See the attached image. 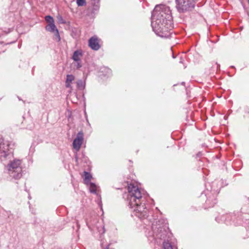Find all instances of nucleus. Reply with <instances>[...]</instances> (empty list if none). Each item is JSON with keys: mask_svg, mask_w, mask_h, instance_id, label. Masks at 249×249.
Segmentation results:
<instances>
[{"mask_svg": "<svg viewBox=\"0 0 249 249\" xmlns=\"http://www.w3.org/2000/svg\"><path fill=\"white\" fill-rule=\"evenodd\" d=\"M147 196L144 191L138 186L132 184L128 185L127 201L129 207L133 210V214L143 220L145 225L151 223L153 236L157 243H160L158 240H163L164 249H177L176 246L169 240L171 233L164 220L155 219L153 215L148 214V210L145 206Z\"/></svg>", "mask_w": 249, "mask_h": 249, "instance_id": "1", "label": "nucleus"}, {"mask_svg": "<svg viewBox=\"0 0 249 249\" xmlns=\"http://www.w3.org/2000/svg\"><path fill=\"white\" fill-rule=\"evenodd\" d=\"M151 26L154 32L160 36L173 28L172 17L168 6L159 5L155 6L151 17Z\"/></svg>", "mask_w": 249, "mask_h": 249, "instance_id": "2", "label": "nucleus"}, {"mask_svg": "<svg viewBox=\"0 0 249 249\" xmlns=\"http://www.w3.org/2000/svg\"><path fill=\"white\" fill-rule=\"evenodd\" d=\"M21 160L15 159L10 160L5 167L8 175L12 178L18 179L22 176Z\"/></svg>", "mask_w": 249, "mask_h": 249, "instance_id": "3", "label": "nucleus"}, {"mask_svg": "<svg viewBox=\"0 0 249 249\" xmlns=\"http://www.w3.org/2000/svg\"><path fill=\"white\" fill-rule=\"evenodd\" d=\"M176 7L179 13L190 11L195 7L194 0H176Z\"/></svg>", "mask_w": 249, "mask_h": 249, "instance_id": "4", "label": "nucleus"}, {"mask_svg": "<svg viewBox=\"0 0 249 249\" xmlns=\"http://www.w3.org/2000/svg\"><path fill=\"white\" fill-rule=\"evenodd\" d=\"M13 157V154L9 149V143L3 140H0V158L10 159Z\"/></svg>", "mask_w": 249, "mask_h": 249, "instance_id": "5", "label": "nucleus"}, {"mask_svg": "<svg viewBox=\"0 0 249 249\" xmlns=\"http://www.w3.org/2000/svg\"><path fill=\"white\" fill-rule=\"evenodd\" d=\"M83 141L84 134L82 131H80L77 133L72 142L73 148L76 152L80 150Z\"/></svg>", "mask_w": 249, "mask_h": 249, "instance_id": "6", "label": "nucleus"}, {"mask_svg": "<svg viewBox=\"0 0 249 249\" xmlns=\"http://www.w3.org/2000/svg\"><path fill=\"white\" fill-rule=\"evenodd\" d=\"M45 29L47 31L54 33V36L57 37L58 41H59L60 40L58 30L56 28L54 23H52L51 24H48L46 25Z\"/></svg>", "mask_w": 249, "mask_h": 249, "instance_id": "7", "label": "nucleus"}, {"mask_svg": "<svg viewBox=\"0 0 249 249\" xmlns=\"http://www.w3.org/2000/svg\"><path fill=\"white\" fill-rule=\"evenodd\" d=\"M89 46L93 50L97 51L99 49L100 46L96 37H91L89 40Z\"/></svg>", "mask_w": 249, "mask_h": 249, "instance_id": "8", "label": "nucleus"}, {"mask_svg": "<svg viewBox=\"0 0 249 249\" xmlns=\"http://www.w3.org/2000/svg\"><path fill=\"white\" fill-rule=\"evenodd\" d=\"M83 56V52L81 50H78L74 52L72 59L74 61H81Z\"/></svg>", "mask_w": 249, "mask_h": 249, "instance_id": "9", "label": "nucleus"}, {"mask_svg": "<svg viewBox=\"0 0 249 249\" xmlns=\"http://www.w3.org/2000/svg\"><path fill=\"white\" fill-rule=\"evenodd\" d=\"M75 77L72 74H68L66 76L65 86L66 88L72 89L71 83L74 80Z\"/></svg>", "mask_w": 249, "mask_h": 249, "instance_id": "10", "label": "nucleus"}, {"mask_svg": "<svg viewBox=\"0 0 249 249\" xmlns=\"http://www.w3.org/2000/svg\"><path fill=\"white\" fill-rule=\"evenodd\" d=\"M100 72L104 76H109L111 74V70L108 68L104 67L100 69Z\"/></svg>", "mask_w": 249, "mask_h": 249, "instance_id": "11", "label": "nucleus"}, {"mask_svg": "<svg viewBox=\"0 0 249 249\" xmlns=\"http://www.w3.org/2000/svg\"><path fill=\"white\" fill-rule=\"evenodd\" d=\"M91 178L92 177L89 173L86 171L84 172V181L86 184L88 185L90 183Z\"/></svg>", "mask_w": 249, "mask_h": 249, "instance_id": "12", "label": "nucleus"}, {"mask_svg": "<svg viewBox=\"0 0 249 249\" xmlns=\"http://www.w3.org/2000/svg\"><path fill=\"white\" fill-rule=\"evenodd\" d=\"M77 88L80 89L82 90L85 88V82L82 80H78L76 81Z\"/></svg>", "mask_w": 249, "mask_h": 249, "instance_id": "13", "label": "nucleus"}, {"mask_svg": "<svg viewBox=\"0 0 249 249\" xmlns=\"http://www.w3.org/2000/svg\"><path fill=\"white\" fill-rule=\"evenodd\" d=\"M89 184V189L90 192L93 194H96L97 186L94 183L92 182H90Z\"/></svg>", "mask_w": 249, "mask_h": 249, "instance_id": "14", "label": "nucleus"}, {"mask_svg": "<svg viewBox=\"0 0 249 249\" xmlns=\"http://www.w3.org/2000/svg\"><path fill=\"white\" fill-rule=\"evenodd\" d=\"M45 20L47 21L48 24H51L52 23H54L53 18L50 16H46Z\"/></svg>", "mask_w": 249, "mask_h": 249, "instance_id": "15", "label": "nucleus"}, {"mask_svg": "<svg viewBox=\"0 0 249 249\" xmlns=\"http://www.w3.org/2000/svg\"><path fill=\"white\" fill-rule=\"evenodd\" d=\"M76 3L78 6H83L86 4V0H76Z\"/></svg>", "mask_w": 249, "mask_h": 249, "instance_id": "16", "label": "nucleus"}, {"mask_svg": "<svg viewBox=\"0 0 249 249\" xmlns=\"http://www.w3.org/2000/svg\"><path fill=\"white\" fill-rule=\"evenodd\" d=\"M74 62H75V63H74V65L77 69H79L82 67V65L81 61H74Z\"/></svg>", "mask_w": 249, "mask_h": 249, "instance_id": "17", "label": "nucleus"}, {"mask_svg": "<svg viewBox=\"0 0 249 249\" xmlns=\"http://www.w3.org/2000/svg\"><path fill=\"white\" fill-rule=\"evenodd\" d=\"M216 199H214L213 200V203H212V204H211V203H210V200L209 199H207V200H206V203H207V204H210L211 207H213V206L214 204H215V203H216Z\"/></svg>", "mask_w": 249, "mask_h": 249, "instance_id": "18", "label": "nucleus"}, {"mask_svg": "<svg viewBox=\"0 0 249 249\" xmlns=\"http://www.w3.org/2000/svg\"><path fill=\"white\" fill-rule=\"evenodd\" d=\"M57 19L59 23H65V21H64L63 18L61 16L59 15L57 16Z\"/></svg>", "mask_w": 249, "mask_h": 249, "instance_id": "19", "label": "nucleus"}, {"mask_svg": "<svg viewBox=\"0 0 249 249\" xmlns=\"http://www.w3.org/2000/svg\"><path fill=\"white\" fill-rule=\"evenodd\" d=\"M87 225L89 229H91V226H94V224L90 222H87Z\"/></svg>", "mask_w": 249, "mask_h": 249, "instance_id": "20", "label": "nucleus"}, {"mask_svg": "<svg viewBox=\"0 0 249 249\" xmlns=\"http://www.w3.org/2000/svg\"><path fill=\"white\" fill-rule=\"evenodd\" d=\"M103 232L104 233L105 232V229H104V227L103 228Z\"/></svg>", "mask_w": 249, "mask_h": 249, "instance_id": "21", "label": "nucleus"}, {"mask_svg": "<svg viewBox=\"0 0 249 249\" xmlns=\"http://www.w3.org/2000/svg\"><path fill=\"white\" fill-rule=\"evenodd\" d=\"M75 159H76V160L77 161V156L75 157Z\"/></svg>", "mask_w": 249, "mask_h": 249, "instance_id": "22", "label": "nucleus"}]
</instances>
